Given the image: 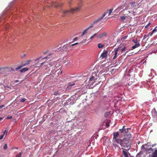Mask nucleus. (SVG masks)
Wrapping results in <instances>:
<instances>
[{
    "instance_id": "44",
    "label": "nucleus",
    "mask_w": 157,
    "mask_h": 157,
    "mask_svg": "<svg viewBox=\"0 0 157 157\" xmlns=\"http://www.w3.org/2000/svg\"><path fill=\"white\" fill-rule=\"evenodd\" d=\"M148 146H149V145H148ZM147 150H148V151H149L153 150V149H152V148H151V147H150V148L148 147Z\"/></svg>"
},
{
    "instance_id": "3",
    "label": "nucleus",
    "mask_w": 157,
    "mask_h": 157,
    "mask_svg": "<svg viewBox=\"0 0 157 157\" xmlns=\"http://www.w3.org/2000/svg\"><path fill=\"white\" fill-rule=\"evenodd\" d=\"M47 62H42L40 63V67H42V65H44L43 67V69L44 70H47L48 68H49L52 66V65L50 63L47 64Z\"/></svg>"
},
{
    "instance_id": "57",
    "label": "nucleus",
    "mask_w": 157,
    "mask_h": 157,
    "mask_svg": "<svg viewBox=\"0 0 157 157\" xmlns=\"http://www.w3.org/2000/svg\"><path fill=\"white\" fill-rule=\"evenodd\" d=\"M127 37V36H125L122 38V39H126Z\"/></svg>"
},
{
    "instance_id": "24",
    "label": "nucleus",
    "mask_w": 157,
    "mask_h": 157,
    "mask_svg": "<svg viewBox=\"0 0 157 157\" xmlns=\"http://www.w3.org/2000/svg\"><path fill=\"white\" fill-rule=\"evenodd\" d=\"M104 46V45L101 44V43H99L98 44V48H102L103 46Z\"/></svg>"
},
{
    "instance_id": "13",
    "label": "nucleus",
    "mask_w": 157,
    "mask_h": 157,
    "mask_svg": "<svg viewBox=\"0 0 157 157\" xmlns=\"http://www.w3.org/2000/svg\"><path fill=\"white\" fill-rule=\"evenodd\" d=\"M140 44L139 43L135 44L134 45H133L132 47V49H135L136 48H138V47L140 46Z\"/></svg>"
},
{
    "instance_id": "41",
    "label": "nucleus",
    "mask_w": 157,
    "mask_h": 157,
    "mask_svg": "<svg viewBox=\"0 0 157 157\" xmlns=\"http://www.w3.org/2000/svg\"><path fill=\"white\" fill-rule=\"evenodd\" d=\"M69 102H68V100L67 99V101H66V102H64V104L65 105H68V104H69Z\"/></svg>"
},
{
    "instance_id": "49",
    "label": "nucleus",
    "mask_w": 157,
    "mask_h": 157,
    "mask_svg": "<svg viewBox=\"0 0 157 157\" xmlns=\"http://www.w3.org/2000/svg\"><path fill=\"white\" fill-rule=\"evenodd\" d=\"M126 49V47H124L123 48H122L121 50V52H123L124 50Z\"/></svg>"
},
{
    "instance_id": "40",
    "label": "nucleus",
    "mask_w": 157,
    "mask_h": 157,
    "mask_svg": "<svg viewBox=\"0 0 157 157\" xmlns=\"http://www.w3.org/2000/svg\"><path fill=\"white\" fill-rule=\"evenodd\" d=\"M10 71L8 70L7 71H5L4 72V74L9 75L10 74Z\"/></svg>"
},
{
    "instance_id": "23",
    "label": "nucleus",
    "mask_w": 157,
    "mask_h": 157,
    "mask_svg": "<svg viewBox=\"0 0 157 157\" xmlns=\"http://www.w3.org/2000/svg\"><path fill=\"white\" fill-rule=\"evenodd\" d=\"M136 3V2L133 1H132V2H130V4L133 7H134L135 4Z\"/></svg>"
},
{
    "instance_id": "27",
    "label": "nucleus",
    "mask_w": 157,
    "mask_h": 157,
    "mask_svg": "<svg viewBox=\"0 0 157 157\" xmlns=\"http://www.w3.org/2000/svg\"><path fill=\"white\" fill-rule=\"evenodd\" d=\"M64 47L65 49H67V50L68 49V48H70V47L69 46V45L68 44H66L65 45L63 46Z\"/></svg>"
},
{
    "instance_id": "18",
    "label": "nucleus",
    "mask_w": 157,
    "mask_h": 157,
    "mask_svg": "<svg viewBox=\"0 0 157 157\" xmlns=\"http://www.w3.org/2000/svg\"><path fill=\"white\" fill-rule=\"evenodd\" d=\"M102 17H99L98 19H97L96 20H95L94 22V24L96 23H97L99 21H101L103 19Z\"/></svg>"
},
{
    "instance_id": "28",
    "label": "nucleus",
    "mask_w": 157,
    "mask_h": 157,
    "mask_svg": "<svg viewBox=\"0 0 157 157\" xmlns=\"http://www.w3.org/2000/svg\"><path fill=\"white\" fill-rule=\"evenodd\" d=\"M6 69H9V70L10 71V72H11L12 71H14V70L12 67H10V68L9 67V68H6Z\"/></svg>"
},
{
    "instance_id": "61",
    "label": "nucleus",
    "mask_w": 157,
    "mask_h": 157,
    "mask_svg": "<svg viewBox=\"0 0 157 157\" xmlns=\"http://www.w3.org/2000/svg\"><path fill=\"white\" fill-rule=\"evenodd\" d=\"M131 129V128H126V130H127V131H128V132L127 133H128V131L129 130H130Z\"/></svg>"
},
{
    "instance_id": "52",
    "label": "nucleus",
    "mask_w": 157,
    "mask_h": 157,
    "mask_svg": "<svg viewBox=\"0 0 157 157\" xmlns=\"http://www.w3.org/2000/svg\"><path fill=\"white\" fill-rule=\"evenodd\" d=\"M7 132H8V131H7L6 130H5L4 132V134H4V135H5V134L6 135L7 133Z\"/></svg>"
},
{
    "instance_id": "22",
    "label": "nucleus",
    "mask_w": 157,
    "mask_h": 157,
    "mask_svg": "<svg viewBox=\"0 0 157 157\" xmlns=\"http://www.w3.org/2000/svg\"><path fill=\"white\" fill-rule=\"evenodd\" d=\"M48 117V115H44L43 117H42V120L43 122H44L45 121L46 119Z\"/></svg>"
},
{
    "instance_id": "20",
    "label": "nucleus",
    "mask_w": 157,
    "mask_h": 157,
    "mask_svg": "<svg viewBox=\"0 0 157 157\" xmlns=\"http://www.w3.org/2000/svg\"><path fill=\"white\" fill-rule=\"evenodd\" d=\"M140 4L138 3H136L135 4V6L134 7V10H136L137 8H138L140 6Z\"/></svg>"
},
{
    "instance_id": "53",
    "label": "nucleus",
    "mask_w": 157,
    "mask_h": 157,
    "mask_svg": "<svg viewBox=\"0 0 157 157\" xmlns=\"http://www.w3.org/2000/svg\"><path fill=\"white\" fill-rule=\"evenodd\" d=\"M5 71V70H2L0 72V74H2L3 73H4V72Z\"/></svg>"
},
{
    "instance_id": "45",
    "label": "nucleus",
    "mask_w": 157,
    "mask_h": 157,
    "mask_svg": "<svg viewBox=\"0 0 157 157\" xmlns=\"http://www.w3.org/2000/svg\"><path fill=\"white\" fill-rule=\"evenodd\" d=\"M12 118V116H8L6 118L7 119H11Z\"/></svg>"
},
{
    "instance_id": "64",
    "label": "nucleus",
    "mask_w": 157,
    "mask_h": 157,
    "mask_svg": "<svg viewBox=\"0 0 157 157\" xmlns=\"http://www.w3.org/2000/svg\"><path fill=\"white\" fill-rule=\"evenodd\" d=\"M85 34L84 33H83H83H82V34H81V36H83L84 35H85Z\"/></svg>"
},
{
    "instance_id": "46",
    "label": "nucleus",
    "mask_w": 157,
    "mask_h": 157,
    "mask_svg": "<svg viewBox=\"0 0 157 157\" xmlns=\"http://www.w3.org/2000/svg\"><path fill=\"white\" fill-rule=\"evenodd\" d=\"M64 63H65L66 62H67L68 63L69 62V60L68 59H65V60H64L63 61Z\"/></svg>"
},
{
    "instance_id": "2",
    "label": "nucleus",
    "mask_w": 157,
    "mask_h": 157,
    "mask_svg": "<svg viewBox=\"0 0 157 157\" xmlns=\"http://www.w3.org/2000/svg\"><path fill=\"white\" fill-rule=\"evenodd\" d=\"M81 6H78L75 8H71L70 10H62V12L64 14V16H66L69 12L73 13L75 11H78L80 10L81 8Z\"/></svg>"
},
{
    "instance_id": "31",
    "label": "nucleus",
    "mask_w": 157,
    "mask_h": 157,
    "mask_svg": "<svg viewBox=\"0 0 157 157\" xmlns=\"http://www.w3.org/2000/svg\"><path fill=\"white\" fill-rule=\"evenodd\" d=\"M4 18L3 17H0V22H1L2 21H3V23L4 22Z\"/></svg>"
},
{
    "instance_id": "43",
    "label": "nucleus",
    "mask_w": 157,
    "mask_h": 157,
    "mask_svg": "<svg viewBox=\"0 0 157 157\" xmlns=\"http://www.w3.org/2000/svg\"><path fill=\"white\" fill-rule=\"evenodd\" d=\"M97 33H95L92 36H91L90 38V40L92 39L94 36H96Z\"/></svg>"
},
{
    "instance_id": "39",
    "label": "nucleus",
    "mask_w": 157,
    "mask_h": 157,
    "mask_svg": "<svg viewBox=\"0 0 157 157\" xmlns=\"http://www.w3.org/2000/svg\"><path fill=\"white\" fill-rule=\"evenodd\" d=\"M113 10V9H110L109 10V14H108V15H109L112 12V11Z\"/></svg>"
},
{
    "instance_id": "58",
    "label": "nucleus",
    "mask_w": 157,
    "mask_h": 157,
    "mask_svg": "<svg viewBox=\"0 0 157 157\" xmlns=\"http://www.w3.org/2000/svg\"><path fill=\"white\" fill-rule=\"evenodd\" d=\"M20 82V81L18 80H16L15 81V82L16 83H18V82Z\"/></svg>"
},
{
    "instance_id": "17",
    "label": "nucleus",
    "mask_w": 157,
    "mask_h": 157,
    "mask_svg": "<svg viewBox=\"0 0 157 157\" xmlns=\"http://www.w3.org/2000/svg\"><path fill=\"white\" fill-rule=\"evenodd\" d=\"M151 157H157V150H155V151L152 153Z\"/></svg>"
},
{
    "instance_id": "37",
    "label": "nucleus",
    "mask_w": 157,
    "mask_h": 157,
    "mask_svg": "<svg viewBox=\"0 0 157 157\" xmlns=\"http://www.w3.org/2000/svg\"><path fill=\"white\" fill-rule=\"evenodd\" d=\"M119 47L115 49V50L114 51V52H116L117 53L118 52L119 50Z\"/></svg>"
},
{
    "instance_id": "5",
    "label": "nucleus",
    "mask_w": 157,
    "mask_h": 157,
    "mask_svg": "<svg viewBox=\"0 0 157 157\" xmlns=\"http://www.w3.org/2000/svg\"><path fill=\"white\" fill-rule=\"evenodd\" d=\"M147 144H143L141 147V150L138 154H142L144 152H146L147 153Z\"/></svg>"
},
{
    "instance_id": "63",
    "label": "nucleus",
    "mask_w": 157,
    "mask_h": 157,
    "mask_svg": "<svg viewBox=\"0 0 157 157\" xmlns=\"http://www.w3.org/2000/svg\"><path fill=\"white\" fill-rule=\"evenodd\" d=\"M3 119V117H0V121H2Z\"/></svg>"
},
{
    "instance_id": "59",
    "label": "nucleus",
    "mask_w": 157,
    "mask_h": 157,
    "mask_svg": "<svg viewBox=\"0 0 157 157\" xmlns=\"http://www.w3.org/2000/svg\"><path fill=\"white\" fill-rule=\"evenodd\" d=\"M26 56V54H24L23 56H21V58H23L24 56Z\"/></svg>"
},
{
    "instance_id": "21",
    "label": "nucleus",
    "mask_w": 157,
    "mask_h": 157,
    "mask_svg": "<svg viewBox=\"0 0 157 157\" xmlns=\"http://www.w3.org/2000/svg\"><path fill=\"white\" fill-rule=\"evenodd\" d=\"M93 27V25H91L89 27L86 29L83 32L85 34L86 33L87 31L90 28L92 27Z\"/></svg>"
},
{
    "instance_id": "47",
    "label": "nucleus",
    "mask_w": 157,
    "mask_h": 157,
    "mask_svg": "<svg viewBox=\"0 0 157 157\" xmlns=\"http://www.w3.org/2000/svg\"><path fill=\"white\" fill-rule=\"evenodd\" d=\"M4 136V134H3L0 136V140H2L3 139Z\"/></svg>"
},
{
    "instance_id": "26",
    "label": "nucleus",
    "mask_w": 157,
    "mask_h": 157,
    "mask_svg": "<svg viewBox=\"0 0 157 157\" xmlns=\"http://www.w3.org/2000/svg\"><path fill=\"white\" fill-rule=\"evenodd\" d=\"M117 53L116 52H114V56L113 57V59H115L117 57Z\"/></svg>"
},
{
    "instance_id": "29",
    "label": "nucleus",
    "mask_w": 157,
    "mask_h": 157,
    "mask_svg": "<svg viewBox=\"0 0 157 157\" xmlns=\"http://www.w3.org/2000/svg\"><path fill=\"white\" fill-rule=\"evenodd\" d=\"M26 100V99L25 98H21L20 100V101L21 102L23 103L25 102Z\"/></svg>"
},
{
    "instance_id": "56",
    "label": "nucleus",
    "mask_w": 157,
    "mask_h": 157,
    "mask_svg": "<svg viewBox=\"0 0 157 157\" xmlns=\"http://www.w3.org/2000/svg\"><path fill=\"white\" fill-rule=\"evenodd\" d=\"M78 38V37H76L73 40V41H75Z\"/></svg>"
},
{
    "instance_id": "1",
    "label": "nucleus",
    "mask_w": 157,
    "mask_h": 157,
    "mask_svg": "<svg viewBox=\"0 0 157 157\" xmlns=\"http://www.w3.org/2000/svg\"><path fill=\"white\" fill-rule=\"evenodd\" d=\"M117 144H120L121 147L127 148L128 150H129L131 147V144L130 142L125 138L121 139L119 143Z\"/></svg>"
},
{
    "instance_id": "62",
    "label": "nucleus",
    "mask_w": 157,
    "mask_h": 157,
    "mask_svg": "<svg viewBox=\"0 0 157 157\" xmlns=\"http://www.w3.org/2000/svg\"><path fill=\"white\" fill-rule=\"evenodd\" d=\"M154 112H155V115L156 116V114H157V111L155 110V109H154Z\"/></svg>"
},
{
    "instance_id": "14",
    "label": "nucleus",
    "mask_w": 157,
    "mask_h": 157,
    "mask_svg": "<svg viewBox=\"0 0 157 157\" xmlns=\"http://www.w3.org/2000/svg\"><path fill=\"white\" fill-rule=\"evenodd\" d=\"M107 34L106 33L104 32L100 35L97 36L98 38H101L104 36H105Z\"/></svg>"
},
{
    "instance_id": "38",
    "label": "nucleus",
    "mask_w": 157,
    "mask_h": 157,
    "mask_svg": "<svg viewBox=\"0 0 157 157\" xmlns=\"http://www.w3.org/2000/svg\"><path fill=\"white\" fill-rule=\"evenodd\" d=\"M124 7V5H122L120 6V7H118V8H119V10H121L123 9Z\"/></svg>"
},
{
    "instance_id": "7",
    "label": "nucleus",
    "mask_w": 157,
    "mask_h": 157,
    "mask_svg": "<svg viewBox=\"0 0 157 157\" xmlns=\"http://www.w3.org/2000/svg\"><path fill=\"white\" fill-rule=\"evenodd\" d=\"M118 132L120 134V136H125V134L128 132L127 130L123 129H119Z\"/></svg>"
},
{
    "instance_id": "51",
    "label": "nucleus",
    "mask_w": 157,
    "mask_h": 157,
    "mask_svg": "<svg viewBox=\"0 0 157 157\" xmlns=\"http://www.w3.org/2000/svg\"><path fill=\"white\" fill-rule=\"evenodd\" d=\"M140 0H132V1L135 2L136 3H138Z\"/></svg>"
},
{
    "instance_id": "50",
    "label": "nucleus",
    "mask_w": 157,
    "mask_h": 157,
    "mask_svg": "<svg viewBox=\"0 0 157 157\" xmlns=\"http://www.w3.org/2000/svg\"><path fill=\"white\" fill-rule=\"evenodd\" d=\"M106 13L105 12L101 17H102L103 18V17L105 16Z\"/></svg>"
},
{
    "instance_id": "60",
    "label": "nucleus",
    "mask_w": 157,
    "mask_h": 157,
    "mask_svg": "<svg viewBox=\"0 0 157 157\" xmlns=\"http://www.w3.org/2000/svg\"><path fill=\"white\" fill-rule=\"evenodd\" d=\"M4 106V105H2L0 106V109H1Z\"/></svg>"
},
{
    "instance_id": "32",
    "label": "nucleus",
    "mask_w": 157,
    "mask_h": 157,
    "mask_svg": "<svg viewBox=\"0 0 157 157\" xmlns=\"http://www.w3.org/2000/svg\"><path fill=\"white\" fill-rule=\"evenodd\" d=\"M120 18L122 21H124L126 17L125 16H123L121 17Z\"/></svg>"
},
{
    "instance_id": "42",
    "label": "nucleus",
    "mask_w": 157,
    "mask_h": 157,
    "mask_svg": "<svg viewBox=\"0 0 157 157\" xmlns=\"http://www.w3.org/2000/svg\"><path fill=\"white\" fill-rule=\"evenodd\" d=\"M105 126L107 128H108L109 126L110 125L108 122H106V123Z\"/></svg>"
},
{
    "instance_id": "10",
    "label": "nucleus",
    "mask_w": 157,
    "mask_h": 157,
    "mask_svg": "<svg viewBox=\"0 0 157 157\" xmlns=\"http://www.w3.org/2000/svg\"><path fill=\"white\" fill-rule=\"evenodd\" d=\"M108 52L107 50H104L103 52L101 54V57L102 59H103L106 57L107 56Z\"/></svg>"
},
{
    "instance_id": "12",
    "label": "nucleus",
    "mask_w": 157,
    "mask_h": 157,
    "mask_svg": "<svg viewBox=\"0 0 157 157\" xmlns=\"http://www.w3.org/2000/svg\"><path fill=\"white\" fill-rule=\"evenodd\" d=\"M110 115H111V111L106 112L105 113L104 117L106 118L108 117Z\"/></svg>"
},
{
    "instance_id": "48",
    "label": "nucleus",
    "mask_w": 157,
    "mask_h": 157,
    "mask_svg": "<svg viewBox=\"0 0 157 157\" xmlns=\"http://www.w3.org/2000/svg\"><path fill=\"white\" fill-rule=\"evenodd\" d=\"M42 58V57L41 56H40V57L37 58H36V59H35V61H37L38 60H39L40 59H41V58Z\"/></svg>"
},
{
    "instance_id": "25",
    "label": "nucleus",
    "mask_w": 157,
    "mask_h": 157,
    "mask_svg": "<svg viewBox=\"0 0 157 157\" xmlns=\"http://www.w3.org/2000/svg\"><path fill=\"white\" fill-rule=\"evenodd\" d=\"M125 136L129 138H130L131 137L132 135L130 133H127L125 134Z\"/></svg>"
},
{
    "instance_id": "19",
    "label": "nucleus",
    "mask_w": 157,
    "mask_h": 157,
    "mask_svg": "<svg viewBox=\"0 0 157 157\" xmlns=\"http://www.w3.org/2000/svg\"><path fill=\"white\" fill-rule=\"evenodd\" d=\"M59 49H60L59 50H60L61 51H67V49H65V48L63 46L59 47Z\"/></svg>"
},
{
    "instance_id": "8",
    "label": "nucleus",
    "mask_w": 157,
    "mask_h": 157,
    "mask_svg": "<svg viewBox=\"0 0 157 157\" xmlns=\"http://www.w3.org/2000/svg\"><path fill=\"white\" fill-rule=\"evenodd\" d=\"M30 60H28L27 62H28V63H25L24 64H21L20 66H19L15 68V70L16 71H17L18 69H21L23 67L29 64V62H30Z\"/></svg>"
},
{
    "instance_id": "35",
    "label": "nucleus",
    "mask_w": 157,
    "mask_h": 157,
    "mask_svg": "<svg viewBox=\"0 0 157 157\" xmlns=\"http://www.w3.org/2000/svg\"><path fill=\"white\" fill-rule=\"evenodd\" d=\"M79 43H75L74 44H72V45H71L70 46V48H71V46H74L75 45H77L78 44H79Z\"/></svg>"
},
{
    "instance_id": "11",
    "label": "nucleus",
    "mask_w": 157,
    "mask_h": 157,
    "mask_svg": "<svg viewBox=\"0 0 157 157\" xmlns=\"http://www.w3.org/2000/svg\"><path fill=\"white\" fill-rule=\"evenodd\" d=\"M29 70V68L27 67H24L21 69L20 71L22 73H24L27 71Z\"/></svg>"
},
{
    "instance_id": "9",
    "label": "nucleus",
    "mask_w": 157,
    "mask_h": 157,
    "mask_svg": "<svg viewBox=\"0 0 157 157\" xmlns=\"http://www.w3.org/2000/svg\"><path fill=\"white\" fill-rule=\"evenodd\" d=\"M122 149L123 150V154L124 155V157H128V154H130L128 152V149H124L123 148H122Z\"/></svg>"
},
{
    "instance_id": "33",
    "label": "nucleus",
    "mask_w": 157,
    "mask_h": 157,
    "mask_svg": "<svg viewBox=\"0 0 157 157\" xmlns=\"http://www.w3.org/2000/svg\"><path fill=\"white\" fill-rule=\"evenodd\" d=\"M6 68H9V67H1L0 68V70H4L5 69H6Z\"/></svg>"
},
{
    "instance_id": "55",
    "label": "nucleus",
    "mask_w": 157,
    "mask_h": 157,
    "mask_svg": "<svg viewBox=\"0 0 157 157\" xmlns=\"http://www.w3.org/2000/svg\"><path fill=\"white\" fill-rule=\"evenodd\" d=\"M119 8H118V7L117 9H116L115 10V11L116 12H118L120 10H119Z\"/></svg>"
},
{
    "instance_id": "16",
    "label": "nucleus",
    "mask_w": 157,
    "mask_h": 157,
    "mask_svg": "<svg viewBox=\"0 0 157 157\" xmlns=\"http://www.w3.org/2000/svg\"><path fill=\"white\" fill-rule=\"evenodd\" d=\"M155 31H157V26L155 27V28L152 30L151 32H150L149 33V35L150 36H151L153 33H154Z\"/></svg>"
},
{
    "instance_id": "15",
    "label": "nucleus",
    "mask_w": 157,
    "mask_h": 157,
    "mask_svg": "<svg viewBox=\"0 0 157 157\" xmlns=\"http://www.w3.org/2000/svg\"><path fill=\"white\" fill-rule=\"evenodd\" d=\"M61 91L59 90H57L55 91L54 93V94L56 96L59 95L61 94Z\"/></svg>"
},
{
    "instance_id": "34",
    "label": "nucleus",
    "mask_w": 157,
    "mask_h": 157,
    "mask_svg": "<svg viewBox=\"0 0 157 157\" xmlns=\"http://www.w3.org/2000/svg\"><path fill=\"white\" fill-rule=\"evenodd\" d=\"M22 155L21 152H20L17 155L16 157H21Z\"/></svg>"
},
{
    "instance_id": "30",
    "label": "nucleus",
    "mask_w": 157,
    "mask_h": 157,
    "mask_svg": "<svg viewBox=\"0 0 157 157\" xmlns=\"http://www.w3.org/2000/svg\"><path fill=\"white\" fill-rule=\"evenodd\" d=\"M132 41L135 44L138 43V40H137V39H133L132 40Z\"/></svg>"
},
{
    "instance_id": "36",
    "label": "nucleus",
    "mask_w": 157,
    "mask_h": 157,
    "mask_svg": "<svg viewBox=\"0 0 157 157\" xmlns=\"http://www.w3.org/2000/svg\"><path fill=\"white\" fill-rule=\"evenodd\" d=\"M7 146L6 144H4V146L3 147V149L4 150H6L7 149Z\"/></svg>"
},
{
    "instance_id": "54",
    "label": "nucleus",
    "mask_w": 157,
    "mask_h": 157,
    "mask_svg": "<svg viewBox=\"0 0 157 157\" xmlns=\"http://www.w3.org/2000/svg\"><path fill=\"white\" fill-rule=\"evenodd\" d=\"M94 78V76H91L90 78L89 81H92L93 80V79Z\"/></svg>"
},
{
    "instance_id": "4",
    "label": "nucleus",
    "mask_w": 157,
    "mask_h": 157,
    "mask_svg": "<svg viewBox=\"0 0 157 157\" xmlns=\"http://www.w3.org/2000/svg\"><path fill=\"white\" fill-rule=\"evenodd\" d=\"M113 140H114L116 141V142L117 143H119V141L121 139H118L117 138L120 136V134L118 132H115L113 133Z\"/></svg>"
},
{
    "instance_id": "6",
    "label": "nucleus",
    "mask_w": 157,
    "mask_h": 157,
    "mask_svg": "<svg viewBox=\"0 0 157 157\" xmlns=\"http://www.w3.org/2000/svg\"><path fill=\"white\" fill-rule=\"evenodd\" d=\"M68 101L69 102V104L72 105L75 102L76 97L74 96H72L70 98H68Z\"/></svg>"
}]
</instances>
